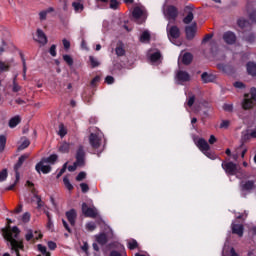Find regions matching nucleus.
<instances>
[{"instance_id": "33", "label": "nucleus", "mask_w": 256, "mask_h": 256, "mask_svg": "<svg viewBox=\"0 0 256 256\" xmlns=\"http://www.w3.org/2000/svg\"><path fill=\"white\" fill-rule=\"evenodd\" d=\"M89 61L92 69H95L96 67H99V65H101L99 60H97V58H95L94 56H89Z\"/></svg>"}, {"instance_id": "59", "label": "nucleus", "mask_w": 256, "mask_h": 256, "mask_svg": "<svg viewBox=\"0 0 256 256\" xmlns=\"http://www.w3.org/2000/svg\"><path fill=\"white\" fill-rule=\"evenodd\" d=\"M35 199H37V205H38V209H41V207H43V201L41 200V196L34 194Z\"/></svg>"}, {"instance_id": "61", "label": "nucleus", "mask_w": 256, "mask_h": 256, "mask_svg": "<svg viewBox=\"0 0 256 256\" xmlns=\"http://www.w3.org/2000/svg\"><path fill=\"white\" fill-rule=\"evenodd\" d=\"M86 229L88 231H95V229H97V226L95 225V223L93 222H90L86 225Z\"/></svg>"}, {"instance_id": "29", "label": "nucleus", "mask_w": 256, "mask_h": 256, "mask_svg": "<svg viewBox=\"0 0 256 256\" xmlns=\"http://www.w3.org/2000/svg\"><path fill=\"white\" fill-rule=\"evenodd\" d=\"M72 7L74 8L75 13H81L83 12V9H85V6L81 2H73Z\"/></svg>"}, {"instance_id": "25", "label": "nucleus", "mask_w": 256, "mask_h": 256, "mask_svg": "<svg viewBox=\"0 0 256 256\" xmlns=\"http://www.w3.org/2000/svg\"><path fill=\"white\" fill-rule=\"evenodd\" d=\"M163 59V55H161V51H156L150 55L151 63H159Z\"/></svg>"}, {"instance_id": "31", "label": "nucleus", "mask_w": 256, "mask_h": 256, "mask_svg": "<svg viewBox=\"0 0 256 256\" xmlns=\"http://www.w3.org/2000/svg\"><path fill=\"white\" fill-rule=\"evenodd\" d=\"M141 43H147L151 41V34L148 31H144L140 36Z\"/></svg>"}, {"instance_id": "45", "label": "nucleus", "mask_w": 256, "mask_h": 256, "mask_svg": "<svg viewBox=\"0 0 256 256\" xmlns=\"http://www.w3.org/2000/svg\"><path fill=\"white\" fill-rule=\"evenodd\" d=\"M251 138H253V137L251 136V133H250V134H249V133L244 134V135L242 136V138H241L242 144L240 145V147H243V143H247V141H250Z\"/></svg>"}, {"instance_id": "49", "label": "nucleus", "mask_w": 256, "mask_h": 256, "mask_svg": "<svg viewBox=\"0 0 256 256\" xmlns=\"http://www.w3.org/2000/svg\"><path fill=\"white\" fill-rule=\"evenodd\" d=\"M100 81H101V77L95 76L90 82L91 87H97V83H99Z\"/></svg>"}, {"instance_id": "24", "label": "nucleus", "mask_w": 256, "mask_h": 256, "mask_svg": "<svg viewBox=\"0 0 256 256\" xmlns=\"http://www.w3.org/2000/svg\"><path fill=\"white\" fill-rule=\"evenodd\" d=\"M96 241L99 245H107V242L109 241V238H107V234L100 233L96 236Z\"/></svg>"}, {"instance_id": "36", "label": "nucleus", "mask_w": 256, "mask_h": 256, "mask_svg": "<svg viewBox=\"0 0 256 256\" xmlns=\"http://www.w3.org/2000/svg\"><path fill=\"white\" fill-rule=\"evenodd\" d=\"M37 249L38 251H40V253H42V255L51 256V252H47V247H45L44 245L38 244Z\"/></svg>"}, {"instance_id": "37", "label": "nucleus", "mask_w": 256, "mask_h": 256, "mask_svg": "<svg viewBox=\"0 0 256 256\" xmlns=\"http://www.w3.org/2000/svg\"><path fill=\"white\" fill-rule=\"evenodd\" d=\"M115 53L117 57H123L125 56V48H123V45H119L115 49Z\"/></svg>"}, {"instance_id": "48", "label": "nucleus", "mask_w": 256, "mask_h": 256, "mask_svg": "<svg viewBox=\"0 0 256 256\" xmlns=\"http://www.w3.org/2000/svg\"><path fill=\"white\" fill-rule=\"evenodd\" d=\"M49 53L52 57H57V45L53 44L49 49Z\"/></svg>"}, {"instance_id": "1", "label": "nucleus", "mask_w": 256, "mask_h": 256, "mask_svg": "<svg viewBox=\"0 0 256 256\" xmlns=\"http://www.w3.org/2000/svg\"><path fill=\"white\" fill-rule=\"evenodd\" d=\"M19 233L21 230L17 226L12 227L10 230H4L3 237L8 243H10V249L16 256H21L19 251L25 250V244H23V240H17L19 237Z\"/></svg>"}, {"instance_id": "7", "label": "nucleus", "mask_w": 256, "mask_h": 256, "mask_svg": "<svg viewBox=\"0 0 256 256\" xmlns=\"http://www.w3.org/2000/svg\"><path fill=\"white\" fill-rule=\"evenodd\" d=\"M167 35L169 41L173 43L175 39H179L181 37V30L177 26H171L170 28H167Z\"/></svg>"}, {"instance_id": "19", "label": "nucleus", "mask_w": 256, "mask_h": 256, "mask_svg": "<svg viewBox=\"0 0 256 256\" xmlns=\"http://www.w3.org/2000/svg\"><path fill=\"white\" fill-rule=\"evenodd\" d=\"M38 235V236H35ZM26 241H38V239H43V234L39 233L38 231H35L33 234V230H28V232L25 235Z\"/></svg>"}, {"instance_id": "64", "label": "nucleus", "mask_w": 256, "mask_h": 256, "mask_svg": "<svg viewBox=\"0 0 256 256\" xmlns=\"http://www.w3.org/2000/svg\"><path fill=\"white\" fill-rule=\"evenodd\" d=\"M249 19H250V21H252L253 23H256V10H253V11L249 14Z\"/></svg>"}, {"instance_id": "23", "label": "nucleus", "mask_w": 256, "mask_h": 256, "mask_svg": "<svg viewBox=\"0 0 256 256\" xmlns=\"http://www.w3.org/2000/svg\"><path fill=\"white\" fill-rule=\"evenodd\" d=\"M248 75H252V77H256V64L254 62H248L246 64Z\"/></svg>"}, {"instance_id": "21", "label": "nucleus", "mask_w": 256, "mask_h": 256, "mask_svg": "<svg viewBox=\"0 0 256 256\" xmlns=\"http://www.w3.org/2000/svg\"><path fill=\"white\" fill-rule=\"evenodd\" d=\"M217 69H219V71H222V73H226L227 75H230V73H233V67L229 64H217Z\"/></svg>"}, {"instance_id": "50", "label": "nucleus", "mask_w": 256, "mask_h": 256, "mask_svg": "<svg viewBox=\"0 0 256 256\" xmlns=\"http://www.w3.org/2000/svg\"><path fill=\"white\" fill-rule=\"evenodd\" d=\"M204 153V155L206 156V157H208V159H212V160H215V159H217V156L215 155V153H212L211 151H204L203 152Z\"/></svg>"}, {"instance_id": "13", "label": "nucleus", "mask_w": 256, "mask_h": 256, "mask_svg": "<svg viewBox=\"0 0 256 256\" xmlns=\"http://www.w3.org/2000/svg\"><path fill=\"white\" fill-rule=\"evenodd\" d=\"M89 143L92 149H99L101 147V138L95 133H91L89 136Z\"/></svg>"}, {"instance_id": "39", "label": "nucleus", "mask_w": 256, "mask_h": 256, "mask_svg": "<svg viewBox=\"0 0 256 256\" xmlns=\"http://www.w3.org/2000/svg\"><path fill=\"white\" fill-rule=\"evenodd\" d=\"M194 19V15L193 12H188L187 16L184 17L183 19V23H185V25H189V23H191V21H193Z\"/></svg>"}, {"instance_id": "34", "label": "nucleus", "mask_w": 256, "mask_h": 256, "mask_svg": "<svg viewBox=\"0 0 256 256\" xmlns=\"http://www.w3.org/2000/svg\"><path fill=\"white\" fill-rule=\"evenodd\" d=\"M5 145H7V137H5V135H0V153L5 151Z\"/></svg>"}, {"instance_id": "63", "label": "nucleus", "mask_w": 256, "mask_h": 256, "mask_svg": "<svg viewBox=\"0 0 256 256\" xmlns=\"http://www.w3.org/2000/svg\"><path fill=\"white\" fill-rule=\"evenodd\" d=\"M48 248L50 249V251H55V249H57V243H55L53 241H49Z\"/></svg>"}, {"instance_id": "15", "label": "nucleus", "mask_w": 256, "mask_h": 256, "mask_svg": "<svg viewBox=\"0 0 256 256\" xmlns=\"http://www.w3.org/2000/svg\"><path fill=\"white\" fill-rule=\"evenodd\" d=\"M196 147H198V149H199L202 153H205V151H210V150H211V146H209V143H208L207 140H205L204 138H200V139L196 142Z\"/></svg>"}, {"instance_id": "17", "label": "nucleus", "mask_w": 256, "mask_h": 256, "mask_svg": "<svg viewBox=\"0 0 256 256\" xmlns=\"http://www.w3.org/2000/svg\"><path fill=\"white\" fill-rule=\"evenodd\" d=\"M66 218L68 219L71 227H75L77 221V211L75 209H70L66 212Z\"/></svg>"}, {"instance_id": "56", "label": "nucleus", "mask_w": 256, "mask_h": 256, "mask_svg": "<svg viewBox=\"0 0 256 256\" xmlns=\"http://www.w3.org/2000/svg\"><path fill=\"white\" fill-rule=\"evenodd\" d=\"M87 177V173L85 172H80L77 176H76V181H83V179H85Z\"/></svg>"}, {"instance_id": "3", "label": "nucleus", "mask_w": 256, "mask_h": 256, "mask_svg": "<svg viewBox=\"0 0 256 256\" xmlns=\"http://www.w3.org/2000/svg\"><path fill=\"white\" fill-rule=\"evenodd\" d=\"M250 94H251V98H247V97H249V94H245V98L242 102V108L245 111H249V109H253V107H255V102H256V88L255 87H252L250 89Z\"/></svg>"}, {"instance_id": "4", "label": "nucleus", "mask_w": 256, "mask_h": 256, "mask_svg": "<svg viewBox=\"0 0 256 256\" xmlns=\"http://www.w3.org/2000/svg\"><path fill=\"white\" fill-rule=\"evenodd\" d=\"M240 191L241 193H253L254 189L256 188V181L255 180H242L240 182Z\"/></svg>"}, {"instance_id": "28", "label": "nucleus", "mask_w": 256, "mask_h": 256, "mask_svg": "<svg viewBox=\"0 0 256 256\" xmlns=\"http://www.w3.org/2000/svg\"><path fill=\"white\" fill-rule=\"evenodd\" d=\"M70 149H71V144L67 142H62L59 146L60 153H69Z\"/></svg>"}, {"instance_id": "35", "label": "nucleus", "mask_w": 256, "mask_h": 256, "mask_svg": "<svg viewBox=\"0 0 256 256\" xmlns=\"http://www.w3.org/2000/svg\"><path fill=\"white\" fill-rule=\"evenodd\" d=\"M63 60L65 61V63L69 66V67H73V57H71V55L69 54H64L63 55Z\"/></svg>"}, {"instance_id": "27", "label": "nucleus", "mask_w": 256, "mask_h": 256, "mask_svg": "<svg viewBox=\"0 0 256 256\" xmlns=\"http://www.w3.org/2000/svg\"><path fill=\"white\" fill-rule=\"evenodd\" d=\"M192 61H193V54L189 52L184 53L182 57V63L184 65H191Z\"/></svg>"}, {"instance_id": "9", "label": "nucleus", "mask_w": 256, "mask_h": 256, "mask_svg": "<svg viewBox=\"0 0 256 256\" xmlns=\"http://www.w3.org/2000/svg\"><path fill=\"white\" fill-rule=\"evenodd\" d=\"M176 79L180 85L183 83H189V81H191V75L188 74L187 71L179 70L176 74Z\"/></svg>"}, {"instance_id": "26", "label": "nucleus", "mask_w": 256, "mask_h": 256, "mask_svg": "<svg viewBox=\"0 0 256 256\" xmlns=\"http://www.w3.org/2000/svg\"><path fill=\"white\" fill-rule=\"evenodd\" d=\"M19 123H21V117L19 116H14L9 120V127L10 129H15V127H17V125H19Z\"/></svg>"}, {"instance_id": "6", "label": "nucleus", "mask_w": 256, "mask_h": 256, "mask_svg": "<svg viewBox=\"0 0 256 256\" xmlns=\"http://www.w3.org/2000/svg\"><path fill=\"white\" fill-rule=\"evenodd\" d=\"M222 169L225 171L226 175H236L237 174V164L233 162H222Z\"/></svg>"}, {"instance_id": "11", "label": "nucleus", "mask_w": 256, "mask_h": 256, "mask_svg": "<svg viewBox=\"0 0 256 256\" xmlns=\"http://www.w3.org/2000/svg\"><path fill=\"white\" fill-rule=\"evenodd\" d=\"M223 40L227 45H235L237 43V35L232 31H227L223 34Z\"/></svg>"}, {"instance_id": "5", "label": "nucleus", "mask_w": 256, "mask_h": 256, "mask_svg": "<svg viewBox=\"0 0 256 256\" xmlns=\"http://www.w3.org/2000/svg\"><path fill=\"white\" fill-rule=\"evenodd\" d=\"M34 41L36 43H39V45H41L42 47H45V45L49 43L47 35L41 30V28H38L36 30V37H34Z\"/></svg>"}, {"instance_id": "42", "label": "nucleus", "mask_w": 256, "mask_h": 256, "mask_svg": "<svg viewBox=\"0 0 256 256\" xmlns=\"http://www.w3.org/2000/svg\"><path fill=\"white\" fill-rule=\"evenodd\" d=\"M137 247H139L137 240L132 239L130 242H128V249H130V251H134V249H137Z\"/></svg>"}, {"instance_id": "53", "label": "nucleus", "mask_w": 256, "mask_h": 256, "mask_svg": "<svg viewBox=\"0 0 256 256\" xmlns=\"http://www.w3.org/2000/svg\"><path fill=\"white\" fill-rule=\"evenodd\" d=\"M30 220H31V214H29L28 212H25L22 216L23 223H29Z\"/></svg>"}, {"instance_id": "43", "label": "nucleus", "mask_w": 256, "mask_h": 256, "mask_svg": "<svg viewBox=\"0 0 256 256\" xmlns=\"http://www.w3.org/2000/svg\"><path fill=\"white\" fill-rule=\"evenodd\" d=\"M63 183H64L66 189H68V191H73V184H71V182L69 181V178L67 176H65L63 178Z\"/></svg>"}, {"instance_id": "8", "label": "nucleus", "mask_w": 256, "mask_h": 256, "mask_svg": "<svg viewBox=\"0 0 256 256\" xmlns=\"http://www.w3.org/2000/svg\"><path fill=\"white\" fill-rule=\"evenodd\" d=\"M27 159H29V155L28 154L21 155L19 157L17 163L14 165L16 181H19V179H20L19 169H21V167L23 166L25 161H27Z\"/></svg>"}, {"instance_id": "40", "label": "nucleus", "mask_w": 256, "mask_h": 256, "mask_svg": "<svg viewBox=\"0 0 256 256\" xmlns=\"http://www.w3.org/2000/svg\"><path fill=\"white\" fill-rule=\"evenodd\" d=\"M31 145V141H29V139H25L21 145L18 147V151H23L25 149H27V147H29Z\"/></svg>"}, {"instance_id": "58", "label": "nucleus", "mask_w": 256, "mask_h": 256, "mask_svg": "<svg viewBox=\"0 0 256 256\" xmlns=\"http://www.w3.org/2000/svg\"><path fill=\"white\" fill-rule=\"evenodd\" d=\"M35 199H37V205H38V209H41V207H43V201L41 200V196L34 194Z\"/></svg>"}, {"instance_id": "51", "label": "nucleus", "mask_w": 256, "mask_h": 256, "mask_svg": "<svg viewBox=\"0 0 256 256\" xmlns=\"http://www.w3.org/2000/svg\"><path fill=\"white\" fill-rule=\"evenodd\" d=\"M110 9H119V1L117 0H110Z\"/></svg>"}, {"instance_id": "30", "label": "nucleus", "mask_w": 256, "mask_h": 256, "mask_svg": "<svg viewBox=\"0 0 256 256\" xmlns=\"http://www.w3.org/2000/svg\"><path fill=\"white\" fill-rule=\"evenodd\" d=\"M132 15L134 19H141L143 16V10L140 7H136L134 8Z\"/></svg>"}, {"instance_id": "12", "label": "nucleus", "mask_w": 256, "mask_h": 256, "mask_svg": "<svg viewBox=\"0 0 256 256\" xmlns=\"http://www.w3.org/2000/svg\"><path fill=\"white\" fill-rule=\"evenodd\" d=\"M185 33L186 39H188V41H192V39H195V33H197V23L194 22L191 26H186Z\"/></svg>"}, {"instance_id": "20", "label": "nucleus", "mask_w": 256, "mask_h": 256, "mask_svg": "<svg viewBox=\"0 0 256 256\" xmlns=\"http://www.w3.org/2000/svg\"><path fill=\"white\" fill-rule=\"evenodd\" d=\"M237 25L238 27H240V29H242L243 31L249 30L251 31V22H249V20H246L244 18H240L237 21Z\"/></svg>"}, {"instance_id": "52", "label": "nucleus", "mask_w": 256, "mask_h": 256, "mask_svg": "<svg viewBox=\"0 0 256 256\" xmlns=\"http://www.w3.org/2000/svg\"><path fill=\"white\" fill-rule=\"evenodd\" d=\"M7 169H3L0 172V183H2V181H5L7 179Z\"/></svg>"}, {"instance_id": "14", "label": "nucleus", "mask_w": 256, "mask_h": 256, "mask_svg": "<svg viewBox=\"0 0 256 256\" xmlns=\"http://www.w3.org/2000/svg\"><path fill=\"white\" fill-rule=\"evenodd\" d=\"M166 15L168 19H172V21H175L177 17L179 16V10L177 7L170 5L166 8Z\"/></svg>"}, {"instance_id": "18", "label": "nucleus", "mask_w": 256, "mask_h": 256, "mask_svg": "<svg viewBox=\"0 0 256 256\" xmlns=\"http://www.w3.org/2000/svg\"><path fill=\"white\" fill-rule=\"evenodd\" d=\"M231 229H232L233 235H238V237H243V233L245 231V227L243 226V224L232 223Z\"/></svg>"}, {"instance_id": "38", "label": "nucleus", "mask_w": 256, "mask_h": 256, "mask_svg": "<svg viewBox=\"0 0 256 256\" xmlns=\"http://www.w3.org/2000/svg\"><path fill=\"white\" fill-rule=\"evenodd\" d=\"M12 91L13 93H19V91H21V86L17 83L16 77L13 79Z\"/></svg>"}, {"instance_id": "57", "label": "nucleus", "mask_w": 256, "mask_h": 256, "mask_svg": "<svg viewBox=\"0 0 256 256\" xmlns=\"http://www.w3.org/2000/svg\"><path fill=\"white\" fill-rule=\"evenodd\" d=\"M224 111H227L228 113H232L233 111V104H224L223 105Z\"/></svg>"}, {"instance_id": "2", "label": "nucleus", "mask_w": 256, "mask_h": 256, "mask_svg": "<svg viewBox=\"0 0 256 256\" xmlns=\"http://www.w3.org/2000/svg\"><path fill=\"white\" fill-rule=\"evenodd\" d=\"M76 161L73 165L68 166V171L73 173L78 167H85V148L83 145H80L76 150Z\"/></svg>"}, {"instance_id": "10", "label": "nucleus", "mask_w": 256, "mask_h": 256, "mask_svg": "<svg viewBox=\"0 0 256 256\" xmlns=\"http://www.w3.org/2000/svg\"><path fill=\"white\" fill-rule=\"evenodd\" d=\"M46 162H43V160H40L36 166L35 170L37 173L41 174L43 173L44 175H47V173H51V166L50 165H45Z\"/></svg>"}, {"instance_id": "44", "label": "nucleus", "mask_w": 256, "mask_h": 256, "mask_svg": "<svg viewBox=\"0 0 256 256\" xmlns=\"http://www.w3.org/2000/svg\"><path fill=\"white\" fill-rule=\"evenodd\" d=\"M10 67L11 66L9 64H6L5 62L0 61V72L1 73L5 72V71H9Z\"/></svg>"}, {"instance_id": "54", "label": "nucleus", "mask_w": 256, "mask_h": 256, "mask_svg": "<svg viewBox=\"0 0 256 256\" xmlns=\"http://www.w3.org/2000/svg\"><path fill=\"white\" fill-rule=\"evenodd\" d=\"M80 189L82 193H88L89 192V185L87 183H81Z\"/></svg>"}, {"instance_id": "55", "label": "nucleus", "mask_w": 256, "mask_h": 256, "mask_svg": "<svg viewBox=\"0 0 256 256\" xmlns=\"http://www.w3.org/2000/svg\"><path fill=\"white\" fill-rule=\"evenodd\" d=\"M62 43H63V47H64V49L67 51V50H69V49H71V42H69V40H67V39H63L62 40Z\"/></svg>"}, {"instance_id": "60", "label": "nucleus", "mask_w": 256, "mask_h": 256, "mask_svg": "<svg viewBox=\"0 0 256 256\" xmlns=\"http://www.w3.org/2000/svg\"><path fill=\"white\" fill-rule=\"evenodd\" d=\"M58 135H60V137H65L67 135V130H65V128L63 127V125H61L59 127V132Z\"/></svg>"}, {"instance_id": "41", "label": "nucleus", "mask_w": 256, "mask_h": 256, "mask_svg": "<svg viewBox=\"0 0 256 256\" xmlns=\"http://www.w3.org/2000/svg\"><path fill=\"white\" fill-rule=\"evenodd\" d=\"M85 217H92V218H95V217H97V212L95 211V209H93V208H90V209H87L86 211H85Z\"/></svg>"}, {"instance_id": "47", "label": "nucleus", "mask_w": 256, "mask_h": 256, "mask_svg": "<svg viewBox=\"0 0 256 256\" xmlns=\"http://www.w3.org/2000/svg\"><path fill=\"white\" fill-rule=\"evenodd\" d=\"M21 59L23 63V77H27V62H25V58L23 57V54H21Z\"/></svg>"}, {"instance_id": "32", "label": "nucleus", "mask_w": 256, "mask_h": 256, "mask_svg": "<svg viewBox=\"0 0 256 256\" xmlns=\"http://www.w3.org/2000/svg\"><path fill=\"white\" fill-rule=\"evenodd\" d=\"M195 94H193V92H189L188 93V98H187V105L188 107H193V105H195Z\"/></svg>"}, {"instance_id": "16", "label": "nucleus", "mask_w": 256, "mask_h": 256, "mask_svg": "<svg viewBox=\"0 0 256 256\" xmlns=\"http://www.w3.org/2000/svg\"><path fill=\"white\" fill-rule=\"evenodd\" d=\"M201 80L203 83H215L217 80V75L209 72H203L201 74Z\"/></svg>"}, {"instance_id": "22", "label": "nucleus", "mask_w": 256, "mask_h": 256, "mask_svg": "<svg viewBox=\"0 0 256 256\" xmlns=\"http://www.w3.org/2000/svg\"><path fill=\"white\" fill-rule=\"evenodd\" d=\"M57 159H59V156L57 154H51L49 157H44L41 159L43 163H50V165H55Z\"/></svg>"}, {"instance_id": "46", "label": "nucleus", "mask_w": 256, "mask_h": 256, "mask_svg": "<svg viewBox=\"0 0 256 256\" xmlns=\"http://www.w3.org/2000/svg\"><path fill=\"white\" fill-rule=\"evenodd\" d=\"M244 39L247 43H255V34L250 33L247 36H245Z\"/></svg>"}, {"instance_id": "62", "label": "nucleus", "mask_w": 256, "mask_h": 256, "mask_svg": "<svg viewBox=\"0 0 256 256\" xmlns=\"http://www.w3.org/2000/svg\"><path fill=\"white\" fill-rule=\"evenodd\" d=\"M234 87L236 89H245V84L241 81H237V82L234 83Z\"/></svg>"}]
</instances>
